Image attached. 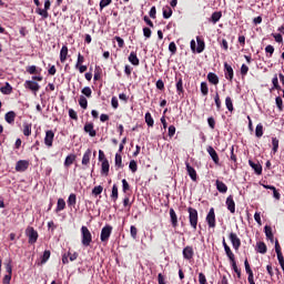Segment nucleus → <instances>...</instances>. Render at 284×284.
<instances>
[{"mask_svg":"<svg viewBox=\"0 0 284 284\" xmlns=\"http://www.w3.org/2000/svg\"><path fill=\"white\" fill-rule=\"evenodd\" d=\"M200 90L203 97H207V94H210V88L207 87V82H201Z\"/></svg>","mask_w":284,"mask_h":284,"instance_id":"37","label":"nucleus"},{"mask_svg":"<svg viewBox=\"0 0 284 284\" xmlns=\"http://www.w3.org/2000/svg\"><path fill=\"white\" fill-rule=\"evenodd\" d=\"M50 6H51L50 0H47L44 2V9H38V14H40L42 19H48V17H50V14L48 13V11L50 10Z\"/></svg>","mask_w":284,"mask_h":284,"instance_id":"13","label":"nucleus"},{"mask_svg":"<svg viewBox=\"0 0 284 284\" xmlns=\"http://www.w3.org/2000/svg\"><path fill=\"white\" fill-rule=\"evenodd\" d=\"M138 234H139V229H136V226L134 225H131L130 235L133 239V241H136Z\"/></svg>","mask_w":284,"mask_h":284,"instance_id":"46","label":"nucleus"},{"mask_svg":"<svg viewBox=\"0 0 284 284\" xmlns=\"http://www.w3.org/2000/svg\"><path fill=\"white\" fill-rule=\"evenodd\" d=\"M182 254L185 261H192L194 258V247L185 246L182 251Z\"/></svg>","mask_w":284,"mask_h":284,"instance_id":"9","label":"nucleus"},{"mask_svg":"<svg viewBox=\"0 0 284 284\" xmlns=\"http://www.w3.org/2000/svg\"><path fill=\"white\" fill-rule=\"evenodd\" d=\"M63 210H65V200L59 199L57 203L55 212L57 213L63 212Z\"/></svg>","mask_w":284,"mask_h":284,"instance_id":"40","label":"nucleus"},{"mask_svg":"<svg viewBox=\"0 0 284 284\" xmlns=\"http://www.w3.org/2000/svg\"><path fill=\"white\" fill-rule=\"evenodd\" d=\"M256 252H258V254H267V244H265V242H257Z\"/></svg>","mask_w":284,"mask_h":284,"instance_id":"28","label":"nucleus"},{"mask_svg":"<svg viewBox=\"0 0 284 284\" xmlns=\"http://www.w3.org/2000/svg\"><path fill=\"white\" fill-rule=\"evenodd\" d=\"M223 17V12L221 11H214L211 16V18L209 19L210 23H213V26H216V23H219V21H221V18Z\"/></svg>","mask_w":284,"mask_h":284,"instance_id":"19","label":"nucleus"},{"mask_svg":"<svg viewBox=\"0 0 284 284\" xmlns=\"http://www.w3.org/2000/svg\"><path fill=\"white\" fill-rule=\"evenodd\" d=\"M214 101H215L217 112H221L222 104H221V95H219V92L215 93Z\"/></svg>","mask_w":284,"mask_h":284,"instance_id":"47","label":"nucleus"},{"mask_svg":"<svg viewBox=\"0 0 284 284\" xmlns=\"http://www.w3.org/2000/svg\"><path fill=\"white\" fill-rule=\"evenodd\" d=\"M215 185L216 190L220 191L222 194H225L227 192V185L223 181L216 180Z\"/></svg>","mask_w":284,"mask_h":284,"instance_id":"29","label":"nucleus"},{"mask_svg":"<svg viewBox=\"0 0 284 284\" xmlns=\"http://www.w3.org/2000/svg\"><path fill=\"white\" fill-rule=\"evenodd\" d=\"M81 244L83 247H90L92 244V232H90V229L88 226H81Z\"/></svg>","mask_w":284,"mask_h":284,"instance_id":"1","label":"nucleus"},{"mask_svg":"<svg viewBox=\"0 0 284 284\" xmlns=\"http://www.w3.org/2000/svg\"><path fill=\"white\" fill-rule=\"evenodd\" d=\"M26 235L29 239V243L33 245V243H37V231H34V227L28 226L26 230Z\"/></svg>","mask_w":284,"mask_h":284,"instance_id":"8","label":"nucleus"},{"mask_svg":"<svg viewBox=\"0 0 284 284\" xmlns=\"http://www.w3.org/2000/svg\"><path fill=\"white\" fill-rule=\"evenodd\" d=\"M111 199L113 203H116V201L119 200V186H116V184H113L112 186Z\"/></svg>","mask_w":284,"mask_h":284,"instance_id":"35","label":"nucleus"},{"mask_svg":"<svg viewBox=\"0 0 284 284\" xmlns=\"http://www.w3.org/2000/svg\"><path fill=\"white\" fill-rule=\"evenodd\" d=\"M60 61L65 63L68 61V45H63L60 50Z\"/></svg>","mask_w":284,"mask_h":284,"instance_id":"30","label":"nucleus"},{"mask_svg":"<svg viewBox=\"0 0 284 284\" xmlns=\"http://www.w3.org/2000/svg\"><path fill=\"white\" fill-rule=\"evenodd\" d=\"M206 223L209 227L214 229L216 227V213L214 212V207H211L207 215H206Z\"/></svg>","mask_w":284,"mask_h":284,"instance_id":"5","label":"nucleus"},{"mask_svg":"<svg viewBox=\"0 0 284 284\" xmlns=\"http://www.w3.org/2000/svg\"><path fill=\"white\" fill-rule=\"evenodd\" d=\"M69 116L73 121H79V115L77 114V111H74V109H69Z\"/></svg>","mask_w":284,"mask_h":284,"instance_id":"55","label":"nucleus"},{"mask_svg":"<svg viewBox=\"0 0 284 284\" xmlns=\"http://www.w3.org/2000/svg\"><path fill=\"white\" fill-rule=\"evenodd\" d=\"M129 62L131 65L139 67L141 61L139 60V57L136 55V52L132 51L129 55Z\"/></svg>","mask_w":284,"mask_h":284,"instance_id":"23","label":"nucleus"},{"mask_svg":"<svg viewBox=\"0 0 284 284\" xmlns=\"http://www.w3.org/2000/svg\"><path fill=\"white\" fill-rule=\"evenodd\" d=\"M244 267L246 274L248 275V278H254V272L252 271V267L250 266V262L247 261V258L244 261Z\"/></svg>","mask_w":284,"mask_h":284,"instance_id":"38","label":"nucleus"},{"mask_svg":"<svg viewBox=\"0 0 284 284\" xmlns=\"http://www.w3.org/2000/svg\"><path fill=\"white\" fill-rule=\"evenodd\" d=\"M185 165H186V171H187L190 179L192 181H196V179H197L196 170L192 165H190V163H187V162L185 163Z\"/></svg>","mask_w":284,"mask_h":284,"instance_id":"24","label":"nucleus"},{"mask_svg":"<svg viewBox=\"0 0 284 284\" xmlns=\"http://www.w3.org/2000/svg\"><path fill=\"white\" fill-rule=\"evenodd\" d=\"M169 51L171 52L172 55L176 54V43L170 42Z\"/></svg>","mask_w":284,"mask_h":284,"instance_id":"63","label":"nucleus"},{"mask_svg":"<svg viewBox=\"0 0 284 284\" xmlns=\"http://www.w3.org/2000/svg\"><path fill=\"white\" fill-rule=\"evenodd\" d=\"M206 152L210 154L213 163H215V165H219L221 160L219 159V153H216V150H214L212 146H207Z\"/></svg>","mask_w":284,"mask_h":284,"instance_id":"15","label":"nucleus"},{"mask_svg":"<svg viewBox=\"0 0 284 284\" xmlns=\"http://www.w3.org/2000/svg\"><path fill=\"white\" fill-rule=\"evenodd\" d=\"M0 92H2V94H11L12 87L7 82L4 87L0 88Z\"/></svg>","mask_w":284,"mask_h":284,"instance_id":"44","label":"nucleus"},{"mask_svg":"<svg viewBox=\"0 0 284 284\" xmlns=\"http://www.w3.org/2000/svg\"><path fill=\"white\" fill-rule=\"evenodd\" d=\"M248 165L250 168H252V170H254L255 174H257L258 176L263 174V166L261 165V163H255L254 161L248 160Z\"/></svg>","mask_w":284,"mask_h":284,"instance_id":"16","label":"nucleus"},{"mask_svg":"<svg viewBox=\"0 0 284 284\" xmlns=\"http://www.w3.org/2000/svg\"><path fill=\"white\" fill-rule=\"evenodd\" d=\"M178 94H183L185 90L183 89V78H179L175 84Z\"/></svg>","mask_w":284,"mask_h":284,"instance_id":"41","label":"nucleus"},{"mask_svg":"<svg viewBox=\"0 0 284 284\" xmlns=\"http://www.w3.org/2000/svg\"><path fill=\"white\" fill-rule=\"evenodd\" d=\"M4 119L7 123H14V119H17V113H14V111H9L8 113H6Z\"/></svg>","mask_w":284,"mask_h":284,"instance_id":"34","label":"nucleus"},{"mask_svg":"<svg viewBox=\"0 0 284 284\" xmlns=\"http://www.w3.org/2000/svg\"><path fill=\"white\" fill-rule=\"evenodd\" d=\"M130 190V183H128V180L123 179L122 180V192H129Z\"/></svg>","mask_w":284,"mask_h":284,"instance_id":"62","label":"nucleus"},{"mask_svg":"<svg viewBox=\"0 0 284 284\" xmlns=\"http://www.w3.org/2000/svg\"><path fill=\"white\" fill-rule=\"evenodd\" d=\"M111 3H112V0H101L100 1V10L108 8V6H111Z\"/></svg>","mask_w":284,"mask_h":284,"instance_id":"58","label":"nucleus"},{"mask_svg":"<svg viewBox=\"0 0 284 284\" xmlns=\"http://www.w3.org/2000/svg\"><path fill=\"white\" fill-rule=\"evenodd\" d=\"M169 214L172 227H179V216L176 215V211H174V209H170Z\"/></svg>","mask_w":284,"mask_h":284,"instance_id":"17","label":"nucleus"},{"mask_svg":"<svg viewBox=\"0 0 284 284\" xmlns=\"http://www.w3.org/2000/svg\"><path fill=\"white\" fill-rule=\"evenodd\" d=\"M110 236H112V225L103 226L100 234V241L102 243H108V241H110Z\"/></svg>","mask_w":284,"mask_h":284,"instance_id":"3","label":"nucleus"},{"mask_svg":"<svg viewBox=\"0 0 284 284\" xmlns=\"http://www.w3.org/2000/svg\"><path fill=\"white\" fill-rule=\"evenodd\" d=\"M67 203L69 207H74V205H77V194L71 193L67 200Z\"/></svg>","mask_w":284,"mask_h":284,"instance_id":"36","label":"nucleus"},{"mask_svg":"<svg viewBox=\"0 0 284 284\" xmlns=\"http://www.w3.org/2000/svg\"><path fill=\"white\" fill-rule=\"evenodd\" d=\"M24 88L30 90L33 94H37V75H33L32 80H27L24 82Z\"/></svg>","mask_w":284,"mask_h":284,"instance_id":"6","label":"nucleus"},{"mask_svg":"<svg viewBox=\"0 0 284 284\" xmlns=\"http://www.w3.org/2000/svg\"><path fill=\"white\" fill-rule=\"evenodd\" d=\"M92 156V150L88 149L82 156V165H90V159Z\"/></svg>","mask_w":284,"mask_h":284,"instance_id":"27","label":"nucleus"},{"mask_svg":"<svg viewBox=\"0 0 284 284\" xmlns=\"http://www.w3.org/2000/svg\"><path fill=\"white\" fill-rule=\"evenodd\" d=\"M115 168L116 170L123 169V156H121V153H115Z\"/></svg>","mask_w":284,"mask_h":284,"instance_id":"32","label":"nucleus"},{"mask_svg":"<svg viewBox=\"0 0 284 284\" xmlns=\"http://www.w3.org/2000/svg\"><path fill=\"white\" fill-rule=\"evenodd\" d=\"M129 168H130L131 172H133V173L136 172V170H139V165L136 164V161H134V160L130 161Z\"/></svg>","mask_w":284,"mask_h":284,"instance_id":"57","label":"nucleus"},{"mask_svg":"<svg viewBox=\"0 0 284 284\" xmlns=\"http://www.w3.org/2000/svg\"><path fill=\"white\" fill-rule=\"evenodd\" d=\"M79 105L82 110H88V99L84 95H80Z\"/></svg>","mask_w":284,"mask_h":284,"instance_id":"42","label":"nucleus"},{"mask_svg":"<svg viewBox=\"0 0 284 284\" xmlns=\"http://www.w3.org/2000/svg\"><path fill=\"white\" fill-rule=\"evenodd\" d=\"M53 142H54V131L48 130L44 136V145H47V148H52Z\"/></svg>","mask_w":284,"mask_h":284,"instance_id":"10","label":"nucleus"},{"mask_svg":"<svg viewBox=\"0 0 284 284\" xmlns=\"http://www.w3.org/2000/svg\"><path fill=\"white\" fill-rule=\"evenodd\" d=\"M102 192H103V186L101 185L94 186L92 190V194L94 196H99V194H102Z\"/></svg>","mask_w":284,"mask_h":284,"instance_id":"54","label":"nucleus"},{"mask_svg":"<svg viewBox=\"0 0 284 284\" xmlns=\"http://www.w3.org/2000/svg\"><path fill=\"white\" fill-rule=\"evenodd\" d=\"M226 207L231 214H234L236 212V202H234V196L229 195L226 197Z\"/></svg>","mask_w":284,"mask_h":284,"instance_id":"11","label":"nucleus"},{"mask_svg":"<svg viewBox=\"0 0 284 284\" xmlns=\"http://www.w3.org/2000/svg\"><path fill=\"white\" fill-rule=\"evenodd\" d=\"M114 39L118 42L119 48H125V41L123 40V38L115 36Z\"/></svg>","mask_w":284,"mask_h":284,"instance_id":"60","label":"nucleus"},{"mask_svg":"<svg viewBox=\"0 0 284 284\" xmlns=\"http://www.w3.org/2000/svg\"><path fill=\"white\" fill-rule=\"evenodd\" d=\"M50 256H52V253L50 252V250H45L43 254L40 256L38 265H45L48 261H50Z\"/></svg>","mask_w":284,"mask_h":284,"instance_id":"18","label":"nucleus"},{"mask_svg":"<svg viewBox=\"0 0 284 284\" xmlns=\"http://www.w3.org/2000/svg\"><path fill=\"white\" fill-rule=\"evenodd\" d=\"M187 212H189V223L192 230L196 232V227H199V211L192 206H189Z\"/></svg>","mask_w":284,"mask_h":284,"instance_id":"2","label":"nucleus"},{"mask_svg":"<svg viewBox=\"0 0 284 284\" xmlns=\"http://www.w3.org/2000/svg\"><path fill=\"white\" fill-rule=\"evenodd\" d=\"M255 136L257 139H261V136H263V124L258 123L255 128Z\"/></svg>","mask_w":284,"mask_h":284,"instance_id":"45","label":"nucleus"},{"mask_svg":"<svg viewBox=\"0 0 284 284\" xmlns=\"http://www.w3.org/2000/svg\"><path fill=\"white\" fill-rule=\"evenodd\" d=\"M207 124L211 128V130H214V128H216V120H214V118H209L207 119Z\"/></svg>","mask_w":284,"mask_h":284,"instance_id":"64","label":"nucleus"},{"mask_svg":"<svg viewBox=\"0 0 284 284\" xmlns=\"http://www.w3.org/2000/svg\"><path fill=\"white\" fill-rule=\"evenodd\" d=\"M29 165H30V162L26 160H20L16 164V172H26Z\"/></svg>","mask_w":284,"mask_h":284,"instance_id":"14","label":"nucleus"},{"mask_svg":"<svg viewBox=\"0 0 284 284\" xmlns=\"http://www.w3.org/2000/svg\"><path fill=\"white\" fill-rule=\"evenodd\" d=\"M224 77L227 81H234V69L227 62H224Z\"/></svg>","mask_w":284,"mask_h":284,"instance_id":"7","label":"nucleus"},{"mask_svg":"<svg viewBox=\"0 0 284 284\" xmlns=\"http://www.w3.org/2000/svg\"><path fill=\"white\" fill-rule=\"evenodd\" d=\"M77 161V154H69L64 160V168H70Z\"/></svg>","mask_w":284,"mask_h":284,"instance_id":"31","label":"nucleus"},{"mask_svg":"<svg viewBox=\"0 0 284 284\" xmlns=\"http://www.w3.org/2000/svg\"><path fill=\"white\" fill-rule=\"evenodd\" d=\"M229 239L232 243L233 250H235V252H239V250H241V237L236 233L231 232L229 234Z\"/></svg>","mask_w":284,"mask_h":284,"instance_id":"4","label":"nucleus"},{"mask_svg":"<svg viewBox=\"0 0 284 284\" xmlns=\"http://www.w3.org/2000/svg\"><path fill=\"white\" fill-rule=\"evenodd\" d=\"M101 174L102 176H108L110 174V161L104 160L101 163Z\"/></svg>","mask_w":284,"mask_h":284,"instance_id":"21","label":"nucleus"},{"mask_svg":"<svg viewBox=\"0 0 284 284\" xmlns=\"http://www.w3.org/2000/svg\"><path fill=\"white\" fill-rule=\"evenodd\" d=\"M145 123L149 128H154V118H152V113L146 112L144 115Z\"/></svg>","mask_w":284,"mask_h":284,"instance_id":"33","label":"nucleus"},{"mask_svg":"<svg viewBox=\"0 0 284 284\" xmlns=\"http://www.w3.org/2000/svg\"><path fill=\"white\" fill-rule=\"evenodd\" d=\"M83 63H85V57H83V54L81 53H78V60H77L75 67L83 65Z\"/></svg>","mask_w":284,"mask_h":284,"instance_id":"56","label":"nucleus"},{"mask_svg":"<svg viewBox=\"0 0 284 284\" xmlns=\"http://www.w3.org/2000/svg\"><path fill=\"white\" fill-rule=\"evenodd\" d=\"M263 189H264V190H272V192H273V197H274L276 201H281V193L278 192V190H276V186H274V185H268V184H263Z\"/></svg>","mask_w":284,"mask_h":284,"instance_id":"20","label":"nucleus"},{"mask_svg":"<svg viewBox=\"0 0 284 284\" xmlns=\"http://www.w3.org/2000/svg\"><path fill=\"white\" fill-rule=\"evenodd\" d=\"M84 132L89 134V136L94 138L97 136V130H94V123L87 122L83 128Z\"/></svg>","mask_w":284,"mask_h":284,"instance_id":"12","label":"nucleus"},{"mask_svg":"<svg viewBox=\"0 0 284 284\" xmlns=\"http://www.w3.org/2000/svg\"><path fill=\"white\" fill-rule=\"evenodd\" d=\"M225 106L229 112H234V102L232 101L231 97L225 98Z\"/></svg>","mask_w":284,"mask_h":284,"instance_id":"39","label":"nucleus"},{"mask_svg":"<svg viewBox=\"0 0 284 284\" xmlns=\"http://www.w3.org/2000/svg\"><path fill=\"white\" fill-rule=\"evenodd\" d=\"M272 153L276 154V152H278V140L277 138H272Z\"/></svg>","mask_w":284,"mask_h":284,"instance_id":"48","label":"nucleus"},{"mask_svg":"<svg viewBox=\"0 0 284 284\" xmlns=\"http://www.w3.org/2000/svg\"><path fill=\"white\" fill-rule=\"evenodd\" d=\"M225 254L227 256V258L232 262L236 261V257L234 256V253L232 252V248H230V246H226V248H224Z\"/></svg>","mask_w":284,"mask_h":284,"instance_id":"43","label":"nucleus"},{"mask_svg":"<svg viewBox=\"0 0 284 284\" xmlns=\"http://www.w3.org/2000/svg\"><path fill=\"white\" fill-rule=\"evenodd\" d=\"M82 94H84V97H87V99H91L92 98V89H90V87H84L82 89Z\"/></svg>","mask_w":284,"mask_h":284,"instance_id":"51","label":"nucleus"},{"mask_svg":"<svg viewBox=\"0 0 284 284\" xmlns=\"http://www.w3.org/2000/svg\"><path fill=\"white\" fill-rule=\"evenodd\" d=\"M196 52L197 54H201V52H203V50H205V40H203L201 37H196Z\"/></svg>","mask_w":284,"mask_h":284,"instance_id":"25","label":"nucleus"},{"mask_svg":"<svg viewBox=\"0 0 284 284\" xmlns=\"http://www.w3.org/2000/svg\"><path fill=\"white\" fill-rule=\"evenodd\" d=\"M275 103L280 112H283V98H281V95L275 98Z\"/></svg>","mask_w":284,"mask_h":284,"instance_id":"53","label":"nucleus"},{"mask_svg":"<svg viewBox=\"0 0 284 284\" xmlns=\"http://www.w3.org/2000/svg\"><path fill=\"white\" fill-rule=\"evenodd\" d=\"M273 83V90H281V84H278V75L275 74L274 78L272 79Z\"/></svg>","mask_w":284,"mask_h":284,"instance_id":"50","label":"nucleus"},{"mask_svg":"<svg viewBox=\"0 0 284 284\" xmlns=\"http://www.w3.org/2000/svg\"><path fill=\"white\" fill-rule=\"evenodd\" d=\"M231 265L233 267V271L235 272V274L237 275V278H241V268H239V266L236 265V260H234L233 262H231Z\"/></svg>","mask_w":284,"mask_h":284,"instance_id":"49","label":"nucleus"},{"mask_svg":"<svg viewBox=\"0 0 284 284\" xmlns=\"http://www.w3.org/2000/svg\"><path fill=\"white\" fill-rule=\"evenodd\" d=\"M264 233H265L266 239L268 241H271V243H274V233L272 232V226L265 225Z\"/></svg>","mask_w":284,"mask_h":284,"instance_id":"26","label":"nucleus"},{"mask_svg":"<svg viewBox=\"0 0 284 284\" xmlns=\"http://www.w3.org/2000/svg\"><path fill=\"white\" fill-rule=\"evenodd\" d=\"M265 52H266V54H268V58H271L272 54H274V45H272V44L266 45Z\"/></svg>","mask_w":284,"mask_h":284,"instance_id":"61","label":"nucleus"},{"mask_svg":"<svg viewBox=\"0 0 284 284\" xmlns=\"http://www.w3.org/2000/svg\"><path fill=\"white\" fill-rule=\"evenodd\" d=\"M172 17V8L166 7L163 9V19H170Z\"/></svg>","mask_w":284,"mask_h":284,"instance_id":"52","label":"nucleus"},{"mask_svg":"<svg viewBox=\"0 0 284 284\" xmlns=\"http://www.w3.org/2000/svg\"><path fill=\"white\" fill-rule=\"evenodd\" d=\"M206 79L211 85H219V75L214 72H209Z\"/></svg>","mask_w":284,"mask_h":284,"instance_id":"22","label":"nucleus"},{"mask_svg":"<svg viewBox=\"0 0 284 284\" xmlns=\"http://www.w3.org/2000/svg\"><path fill=\"white\" fill-rule=\"evenodd\" d=\"M143 34H144L145 39H150L152 37V29L148 28V27H144L143 28Z\"/></svg>","mask_w":284,"mask_h":284,"instance_id":"59","label":"nucleus"}]
</instances>
